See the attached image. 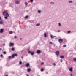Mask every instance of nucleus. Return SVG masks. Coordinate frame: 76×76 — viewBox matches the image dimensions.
<instances>
[{
    "mask_svg": "<svg viewBox=\"0 0 76 76\" xmlns=\"http://www.w3.org/2000/svg\"><path fill=\"white\" fill-rule=\"evenodd\" d=\"M31 71V69L30 68H28L27 69V72H29Z\"/></svg>",
    "mask_w": 76,
    "mask_h": 76,
    "instance_id": "obj_14",
    "label": "nucleus"
},
{
    "mask_svg": "<svg viewBox=\"0 0 76 76\" xmlns=\"http://www.w3.org/2000/svg\"><path fill=\"white\" fill-rule=\"evenodd\" d=\"M48 72H47L46 74H48Z\"/></svg>",
    "mask_w": 76,
    "mask_h": 76,
    "instance_id": "obj_48",
    "label": "nucleus"
},
{
    "mask_svg": "<svg viewBox=\"0 0 76 76\" xmlns=\"http://www.w3.org/2000/svg\"><path fill=\"white\" fill-rule=\"evenodd\" d=\"M70 33V31H68V34H69Z\"/></svg>",
    "mask_w": 76,
    "mask_h": 76,
    "instance_id": "obj_31",
    "label": "nucleus"
},
{
    "mask_svg": "<svg viewBox=\"0 0 76 76\" xmlns=\"http://www.w3.org/2000/svg\"><path fill=\"white\" fill-rule=\"evenodd\" d=\"M73 61H76V58H74L73 59Z\"/></svg>",
    "mask_w": 76,
    "mask_h": 76,
    "instance_id": "obj_20",
    "label": "nucleus"
},
{
    "mask_svg": "<svg viewBox=\"0 0 76 76\" xmlns=\"http://www.w3.org/2000/svg\"><path fill=\"white\" fill-rule=\"evenodd\" d=\"M44 64V63L42 62L41 63V65H42V64Z\"/></svg>",
    "mask_w": 76,
    "mask_h": 76,
    "instance_id": "obj_34",
    "label": "nucleus"
},
{
    "mask_svg": "<svg viewBox=\"0 0 76 76\" xmlns=\"http://www.w3.org/2000/svg\"><path fill=\"white\" fill-rule=\"evenodd\" d=\"M22 62L20 61V62L19 63V64L21 65V64H22Z\"/></svg>",
    "mask_w": 76,
    "mask_h": 76,
    "instance_id": "obj_24",
    "label": "nucleus"
},
{
    "mask_svg": "<svg viewBox=\"0 0 76 76\" xmlns=\"http://www.w3.org/2000/svg\"><path fill=\"white\" fill-rule=\"evenodd\" d=\"M44 69H41V72H43L44 71Z\"/></svg>",
    "mask_w": 76,
    "mask_h": 76,
    "instance_id": "obj_22",
    "label": "nucleus"
},
{
    "mask_svg": "<svg viewBox=\"0 0 76 76\" xmlns=\"http://www.w3.org/2000/svg\"><path fill=\"white\" fill-rule=\"evenodd\" d=\"M18 55L17 54H13L11 56H8L9 59H10L11 58H15V56H17Z\"/></svg>",
    "mask_w": 76,
    "mask_h": 76,
    "instance_id": "obj_1",
    "label": "nucleus"
},
{
    "mask_svg": "<svg viewBox=\"0 0 76 76\" xmlns=\"http://www.w3.org/2000/svg\"><path fill=\"white\" fill-rule=\"evenodd\" d=\"M38 13H41V11L38 10Z\"/></svg>",
    "mask_w": 76,
    "mask_h": 76,
    "instance_id": "obj_25",
    "label": "nucleus"
},
{
    "mask_svg": "<svg viewBox=\"0 0 76 76\" xmlns=\"http://www.w3.org/2000/svg\"><path fill=\"white\" fill-rule=\"evenodd\" d=\"M58 41L59 43H62V42H63V39H58Z\"/></svg>",
    "mask_w": 76,
    "mask_h": 76,
    "instance_id": "obj_3",
    "label": "nucleus"
},
{
    "mask_svg": "<svg viewBox=\"0 0 76 76\" xmlns=\"http://www.w3.org/2000/svg\"><path fill=\"white\" fill-rule=\"evenodd\" d=\"M49 44H53V43L51 42H49Z\"/></svg>",
    "mask_w": 76,
    "mask_h": 76,
    "instance_id": "obj_30",
    "label": "nucleus"
},
{
    "mask_svg": "<svg viewBox=\"0 0 76 76\" xmlns=\"http://www.w3.org/2000/svg\"><path fill=\"white\" fill-rule=\"evenodd\" d=\"M3 45L4 46H5V44L4 43L3 44Z\"/></svg>",
    "mask_w": 76,
    "mask_h": 76,
    "instance_id": "obj_39",
    "label": "nucleus"
},
{
    "mask_svg": "<svg viewBox=\"0 0 76 76\" xmlns=\"http://www.w3.org/2000/svg\"><path fill=\"white\" fill-rule=\"evenodd\" d=\"M25 4L26 6H27V5H28V3L27 2H25Z\"/></svg>",
    "mask_w": 76,
    "mask_h": 76,
    "instance_id": "obj_21",
    "label": "nucleus"
},
{
    "mask_svg": "<svg viewBox=\"0 0 76 76\" xmlns=\"http://www.w3.org/2000/svg\"><path fill=\"white\" fill-rule=\"evenodd\" d=\"M50 37L51 38H54V37H56V36H54L53 35H51L50 36Z\"/></svg>",
    "mask_w": 76,
    "mask_h": 76,
    "instance_id": "obj_15",
    "label": "nucleus"
},
{
    "mask_svg": "<svg viewBox=\"0 0 76 76\" xmlns=\"http://www.w3.org/2000/svg\"><path fill=\"white\" fill-rule=\"evenodd\" d=\"M44 37H47V34H46V33H44Z\"/></svg>",
    "mask_w": 76,
    "mask_h": 76,
    "instance_id": "obj_18",
    "label": "nucleus"
},
{
    "mask_svg": "<svg viewBox=\"0 0 76 76\" xmlns=\"http://www.w3.org/2000/svg\"><path fill=\"white\" fill-rule=\"evenodd\" d=\"M53 65L54 66H56V64H55V63H54L53 64Z\"/></svg>",
    "mask_w": 76,
    "mask_h": 76,
    "instance_id": "obj_37",
    "label": "nucleus"
},
{
    "mask_svg": "<svg viewBox=\"0 0 76 76\" xmlns=\"http://www.w3.org/2000/svg\"><path fill=\"white\" fill-rule=\"evenodd\" d=\"M9 16V15H6V16H5L4 17V18L5 19H7V18Z\"/></svg>",
    "mask_w": 76,
    "mask_h": 76,
    "instance_id": "obj_10",
    "label": "nucleus"
},
{
    "mask_svg": "<svg viewBox=\"0 0 76 76\" xmlns=\"http://www.w3.org/2000/svg\"><path fill=\"white\" fill-rule=\"evenodd\" d=\"M28 53H31V56H33V55L34 54V52H31V51H28Z\"/></svg>",
    "mask_w": 76,
    "mask_h": 76,
    "instance_id": "obj_7",
    "label": "nucleus"
},
{
    "mask_svg": "<svg viewBox=\"0 0 76 76\" xmlns=\"http://www.w3.org/2000/svg\"><path fill=\"white\" fill-rule=\"evenodd\" d=\"M9 33L10 34H13V32L12 31H10L9 32Z\"/></svg>",
    "mask_w": 76,
    "mask_h": 76,
    "instance_id": "obj_19",
    "label": "nucleus"
},
{
    "mask_svg": "<svg viewBox=\"0 0 76 76\" xmlns=\"http://www.w3.org/2000/svg\"><path fill=\"white\" fill-rule=\"evenodd\" d=\"M69 3H72V1H69Z\"/></svg>",
    "mask_w": 76,
    "mask_h": 76,
    "instance_id": "obj_35",
    "label": "nucleus"
},
{
    "mask_svg": "<svg viewBox=\"0 0 76 76\" xmlns=\"http://www.w3.org/2000/svg\"><path fill=\"white\" fill-rule=\"evenodd\" d=\"M12 51H14L15 50V49L13 48H12L11 49Z\"/></svg>",
    "mask_w": 76,
    "mask_h": 76,
    "instance_id": "obj_23",
    "label": "nucleus"
},
{
    "mask_svg": "<svg viewBox=\"0 0 76 76\" xmlns=\"http://www.w3.org/2000/svg\"><path fill=\"white\" fill-rule=\"evenodd\" d=\"M3 23V21L1 20L0 21V24L1 25H2Z\"/></svg>",
    "mask_w": 76,
    "mask_h": 76,
    "instance_id": "obj_13",
    "label": "nucleus"
},
{
    "mask_svg": "<svg viewBox=\"0 0 76 76\" xmlns=\"http://www.w3.org/2000/svg\"><path fill=\"white\" fill-rule=\"evenodd\" d=\"M56 55H57V56H58L59 54V51H56Z\"/></svg>",
    "mask_w": 76,
    "mask_h": 76,
    "instance_id": "obj_5",
    "label": "nucleus"
},
{
    "mask_svg": "<svg viewBox=\"0 0 76 76\" xmlns=\"http://www.w3.org/2000/svg\"><path fill=\"white\" fill-rule=\"evenodd\" d=\"M39 25H40V23H39L37 24L36 25V26H39Z\"/></svg>",
    "mask_w": 76,
    "mask_h": 76,
    "instance_id": "obj_17",
    "label": "nucleus"
},
{
    "mask_svg": "<svg viewBox=\"0 0 76 76\" xmlns=\"http://www.w3.org/2000/svg\"><path fill=\"white\" fill-rule=\"evenodd\" d=\"M1 58H2V57H3V55L1 54Z\"/></svg>",
    "mask_w": 76,
    "mask_h": 76,
    "instance_id": "obj_26",
    "label": "nucleus"
},
{
    "mask_svg": "<svg viewBox=\"0 0 76 76\" xmlns=\"http://www.w3.org/2000/svg\"><path fill=\"white\" fill-rule=\"evenodd\" d=\"M37 54H40L41 53V51L40 50H38L37 52Z\"/></svg>",
    "mask_w": 76,
    "mask_h": 76,
    "instance_id": "obj_9",
    "label": "nucleus"
},
{
    "mask_svg": "<svg viewBox=\"0 0 76 76\" xmlns=\"http://www.w3.org/2000/svg\"><path fill=\"white\" fill-rule=\"evenodd\" d=\"M16 38H17L16 36H15L14 37V38H15L16 39Z\"/></svg>",
    "mask_w": 76,
    "mask_h": 76,
    "instance_id": "obj_38",
    "label": "nucleus"
},
{
    "mask_svg": "<svg viewBox=\"0 0 76 76\" xmlns=\"http://www.w3.org/2000/svg\"><path fill=\"white\" fill-rule=\"evenodd\" d=\"M69 70L70 72H72V71H73V68H70L69 69Z\"/></svg>",
    "mask_w": 76,
    "mask_h": 76,
    "instance_id": "obj_12",
    "label": "nucleus"
},
{
    "mask_svg": "<svg viewBox=\"0 0 76 76\" xmlns=\"http://www.w3.org/2000/svg\"><path fill=\"white\" fill-rule=\"evenodd\" d=\"M20 40H21V39H22V38H20Z\"/></svg>",
    "mask_w": 76,
    "mask_h": 76,
    "instance_id": "obj_47",
    "label": "nucleus"
},
{
    "mask_svg": "<svg viewBox=\"0 0 76 76\" xmlns=\"http://www.w3.org/2000/svg\"><path fill=\"white\" fill-rule=\"evenodd\" d=\"M58 25H59V26H61V24H60V23H59Z\"/></svg>",
    "mask_w": 76,
    "mask_h": 76,
    "instance_id": "obj_32",
    "label": "nucleus"
},
{
    "mask_svg": "<svg viewBox=\"0 0 76 76\" xmlns=\"http://www.w3.org/2000/svg\"><path fill=\"white\" fill-rule=\"evenodd\" d=\"M13 45H14V44L12 43H10V47H12Z\"/></svg>",
    "mask_w": 76,
    "mask_h": 76,
    "instance_id": "obj_6",
    "label": "nucleus"
},
{
    "mask_svg": "<svg viewBox=\"0 0 76 76\" xmlns=\"http://www.w3.org/2000/svg\"><path fill=\"white\" fill-rule=\"evenodd\" d=\"M70 76H72V74H71L70 75Z\"/></svg>",
    "mask_w": 76,
    "mask_h": 76,
    "instance_id": "obj_41",
    "label": "nucleus"
},
{
    "mask_svg": "<svg viewBox=\"0 0 76 76\" xmlns=\"http://www.w3.org/2000/svg\"><path fill=\"white\" fill-rule=\"evenodd\" d=\"M60 58H64V56H60Z\"/></svg>",
    "mask_w": 76,
    "mask_h": 76,
    "instance_id": "obj_16",
    "label": "nucleus"
},
{
    "mask_svg": "<svg viewBox=\"0 0 76 76\" xmlns=\"http://www.w3.org/2000/svg\"><path fill=\"white\" fill-rule=\"evenodd\" d=\"M28 16H26L25 17V19H26V18H28Z\"/></svg>",
    "mask_w": 76,
    "mask_h": 76,
    "instance_id": "obj_29",
    "label": "nucleus"
},
{
    "mask_svg": "<svg viewBox=\"0 0 76 76\" xmlns=\"http://www.w3.org/2000/svg\"><path fill=\"white\" fill-rule=\"evenodd\" d=\"M3 29L1 28L0 30V33H3Z\"/></svg>",
    "mask_w": 76,
    "mask_h": 76,
    "instance_id": "obj_8",
    "label": "nucleus"
},
{
    "mask_svg": "<svg viewBox=\"0 0 76 76\" xmlns=\"http://www.w3.org/2000/svg\"><path fill=\"white\" fill-rule=\"evenodd\" d=\"M3 14L4 16H7V15H9V14L6 11H4L3 12Z\"/></svg>",
    "mask_w": 76,
    "mask_h": 76,
    "instance_id": "obj_2",
    "label": "nucleus"
},
{
    "mask_svg": "<svg viewBox=\"0 0 76 76\" xmlns=\"http://www.w3.org/2000/svg\"><path fill=\"white\" fill-rule=\"evenodd\" d=\"M1 50H2L1 48H0V51H1Z\"/></svg>",
    "mask_w": 76,
    "mask_h": 76,
    "instance_id": "obj_43",
    "label": "nucleus"
},
{
    "mask_svg": "<svg viewBox=\"0 0 76 76\" xmlns=\"http://www.w3.org/2000/svg\"><path fill=\"white\" fill-rule=\"evenodd\" d=\"M26 76H29V75H28V74H27L26 75Z\"/></svg>",
    "mask_w": 76,
    "mask_h": 76,
    "instance_id": "obj_42",
    "label": "nucleus"
},
{
    "mask_svg": "<svg viewBox=\"0 0 76 76\" xmlns=\"http://www.w3.org/2000/svg\"><path fill=\"white\" fill-rule=\"evenodd\" d=\"M66 47V45H64L63 46V47Z\"/></svg>",
    "mask_w": 76,
    "mask_h": 76,
    "instance_id": "obj_27",
    "label": "nucleus"
},
{
    "mask_svg": "<svg viewBox=\"0 0 76 76\" xmlns=\"http://www.w3.org/2000/svg\"><path fill=\"white\" fill-rule=\"evenodd\" d=\"M5 76H8V75H5Z\"/></svg>",
    "mask_w": 76,
    "mask_h": 76,
    "instance_id": "obj_49",
    "label": "nucleus"
},
{
    "mask_svg": "<svg viewBox=\"0 0 76 76\" xmlns=\"http://www.w3.org/2000/svg\"><path fill=\"white\" fill-rule=\"evenodd\" d=\"M1 20V18L0 17V20Z\"/></svg>",
    "mask_w": 76,
    "mask_h": 76,
    "instance_id": "obj_40",
    "label": "nucleus"
},
{
    "mask_svg": "<svg viewBox=\"0 0 76 76\" xmlns=\"http://www.w3.org/2000/svg\"><path fill=\"white\" fill-rule=\"evenodd\" d=\"M3 53L4 54H6V52H4Z\"/></svg>",
    "mask_w": 76,
    "mask_h": 76,
    "instance_id": "obj_28",
    "label": "nucleus"
},
{
    "mask_svg": "<svg viewBox=\"0 0 76 76\" xmlns=\"http://www.w3.org/2000/svg\"><path fill=\"white\" fill-rule=\"evenodd\" d=\"M15 3H16V4H18L19 3V1H15Z\"/></svg>",
    "mask_w": 76,
    "mask_h": 76,
    "instance_id": "obj_11",
    "label": "nucleus"
},
{
    "mask_svg": "<svg viewBox=\"0 0 76 76\" xmlns=\"http://www.w3.org/2000/svg\"><path fill=\"white\" fill-rule=\"evenodd\" d=\"M21 58H23V57H21Z\"/></svg>",
    "mask_w": 76,
    "mask_h": 76,
    "instance_id": "obj_44",
    "label": "nucleus"
},
{
    "mask_svg": "<svg viewBox=\"0 0 76 76\" xmlns=\"http://www.w3.org/2000/svg\"><path fill=\"white\" fill-rule=\"evenodd\" d=\"M61 63L62 62H63V60H62V59H61Z\"/></svg>",
    "mask_w": 76,
    "mask_h": 76,
    "instance_id": "obj_33",
    "label": "nucleus"
},
{
    "mask_svg": "<svg viewBox=\"0 0 76 76\" xmlns=\"http://www.w3.org/2000/svg\"><path fill=\"white\" fill-rule=\"evenodd\" d=\"M31 2H32L33 1V0H30Z\"/></svg>",
    "mask_w": 76,
    "mask_h": 76,
    "instance_id": "obj_36",
    "label": "nucleus"
},
{
    "mask_svg": "<svg viewBox=\"0 0 76 76\" xmlns=\"http://www.w3.org/2000/svg\"><path fill=\"white\" fill-rule=\"evenodd\" d=\"M58 32H60V30H58Z\"/></svg>",
    "mask_w": 76,
    "mask_h": 76,
    "instance_id": "obj_45",
    "label": "nucleus"
},
{
    "mask_svg": "<svg viewBox=\"0 0 76 76\" xmlns=\"http://www.w3.org/2000/svg\"><path fill=\"white\" fill-rule=\"evenodd\" d=\"M50 3H53V4H54V3H52V2H51Z\"/></svg>",
    "mask_w": 76,
    "mask_h": 76,
    "instance_id": "obj_46",
    "label": "nucleus"
},
{
    "mask_svg": "<svg viewBox=\"0 0 76 76\" xmlns=\"http://www.w3.org/2000/svg\"><path fill=\"white\" fill-rule=\"evenodd\" d=\"M26 67H29L30 65H29V63H27L26 64Z\"/></svg>",
    "mask_w": 76,
    "mask_h": 76,
    "instance_id": "obj_4",
    "label": "nucleus"
}]
</instances>
